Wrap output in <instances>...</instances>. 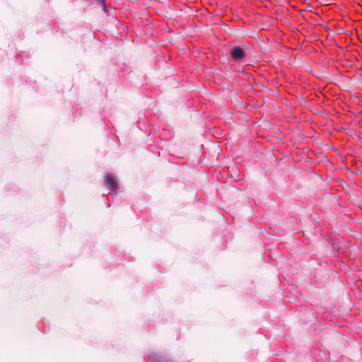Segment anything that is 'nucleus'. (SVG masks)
I'll list each match as a JSON object with an SVG mask.
<instances>
[{
    "label": "nucleus",
    "mask_w": 362,
    "mask_h": 362,
    "mask_svg": "<svg viewBox=\"0 0 362 362\" xmlns=\"http://www.w3.org/2000/svg\"><path fill=\"white\" fill-rule=\"evenodd\" d=\"M230 54L235 61H240L245 57V52L239 47H233L230 49Z\"/></svg>",
    "instance_id": "f257e3e1"
},
{
    "label": "nucleus",
    "mask_w": 362,
    "mask_h": 362,
    "mask_svg": "<svg viewBox=\"0 0 362 362\" xmlns=\"http://www.w3.org/2000/svg\"><path fill=\"white\" fill-rule=\"evenodd\" d=\"M106 185L109 189L114 192L117 188V183L116 180L110 175L106 176Z\"/></svg>",
    "instance_id": "f03ea898"
},
{
    "label": "nucleus",
    "mask_w": 362,
    "mask_h": 362,
    "mask_svg": "<svg viewBox=\"0 0 362 362\" xmlns=\"http://www.w3.org/2000/svg\"><path fill=\"white\" fill-rule=\"evenodd\" d=\"M98 4L103 7V11L105 12H107L106 5H105L104 0H98Z\"/></svg>",
    "instance_id": "7ed1b4c3"
}]
</instances>
